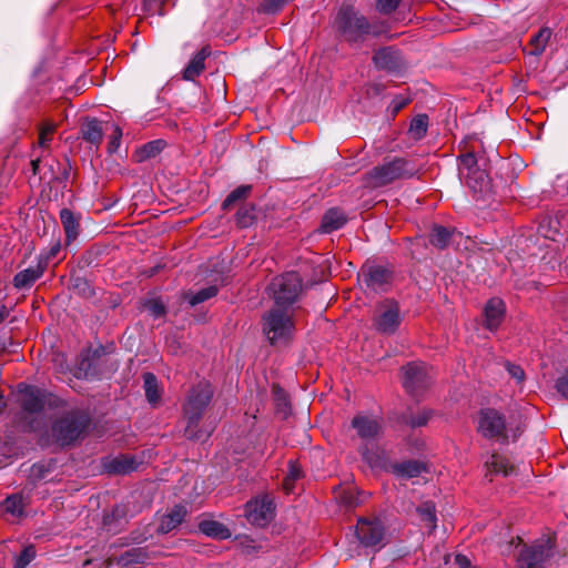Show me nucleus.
<instances>
[{"mask_svg":"<svg viewBox=\"0 0 568 568\" xmlns=\"http://www.w3.org/2000/svg\"><path fill=\"white\" fill-rule=\"evenodd\" d=\"M213 387L206 381H201L194 385L183 405V416L186 420L185 436L190 439H201L202 434L199 430V423L213 397Z\"/></svg>","mask_w":568,"mask_h":568,"instance_id":"nucleus-1","label":"nucleus"},{"mask_svg":"<svg viewBox=\"0 0 568 568\" xmlns=\"http://www.w3.org/2000/svg\"><path fill=\"white\" fill-rule=\"evenodd\" d=\"M335 27L341 37L349 43H359L366 36H379L378 26L371 24L364 16H361L352 7H342L335 18Z\"/></svg>","mask_w":568,"mask_h":568,"instance_id":"nucleus-2","label":"nucleus"},{"mask_svg":"<svg viewBox=\"0 0 568 568\" xmlns=\"http://www.w3.org/2000/svg\"><path fill=\"white\" fill-rule=\"evenodd\" d=\"M416 172V169L410 162L402 158H395L367 172L364 178V184L367 187L377 189L399 179L412 178Z\"/></svg>","mask_w":568,"mask_h":568,"instance_id":"nucleus-3","label":"nucleus"},{"mask_svg":"<svg viewBox=\"0 0 568 568\" xmlns=\"http://www.w3.org/2000/svg\"><path fill=\"white\" fill-rule=\"evenodd\" d=\"M263 332L272 345L288 343L294 334V322L288 308L274 306L263 316Z\"/></svg>","mask_w":568,"mask_h":568,"instance_id":"nucleus-4","label":"nucleus"},{"mask_svg":"<svg viewBox=\"0 0 568 568\" xmlns=\"http://www.w3.org/2000/svg\"><path fill=\"white\" fill-rule=\"evenodd\" d=\"M302 278L295 272H288L275 277L267 290L272 295L275 306L288 308L302 293Z\"/></svg>","mask_w":568,"mask_h":568,"instance_id":"nucleus-5","label":"nucleus"},{"mask_svg":"<svg viewBox=\"0 0 568 568\" xmlns=\"http://www.w3.org/2000/svg\"><path fill=\"white\" fill-rule=\"evenodd\" d=\"M89 426V417L80 410L61 416L52 426V434L62 445L77 440Z\"/></svg>","mask_w":568,"mask_h":568,"instance_id":"nucleus-6","label":"nucleus"},{"mask_svg":"<svg viewBox=\"0 0 568 568\" xmlns=\"http://www.w3.org/2000/svg\"><path fill=\"white\" fill-rule=\"evenodd\" d=\"M477 432L485 438L508 442V427L505 415L495 408H483L477 417Z\"/></svg>","mask_w":568,"mask_h":568,"instance_id":"nucleus-7","label":"nucleus"},{"mask_svg":"<svg viewBox=\"0 0 568 568\" xmlns=\"http://www.w3.org/2000/svg\"><path fill=\"white\" fill-rule=\"evenodd\" d=\"M399 306L394 301H386L376 308L374 316L375 328L386 335L394 334L400 325Z\"/></svg>","mask_w":568,"mask_h":568,"instance_id":"nucleus-8","label":"nucleus"},{"mask_svg":"<svg viewBox=\"0 0 568 568\" xmlns=\"http://www.w3.org/2000/svg\"><path fill=\"white\" fill-rule=\"evenodd\" d=\"M245 514L252 525L266 526L275 515L273 499L268 495H264L250 500L245 506Z\"/></svg>","mask_w":568,"mask_h":568,"instance_id":"nucleus-9","label":"nucleus"},{"mask_svg":"<svg viewBox=\"0 0 568 568\" xmlns=\"http://www.w3.org/2000/svg\"><path fill=\"white\" fill-rule=\"evenodd\" d=\"M403 386L413 396L428 387L430 377L424 363H409L402 368Z\"/></svg>","mask_w":568,"mask_h":568,"instance_id":"nucleus-10","label":"nucleus"},{"mask_svg":"<svg viewBox=\"0 0 568 568\" xmlns=\"http://www.w3.org/2000/svg\"><path fill=\"white\" fill-rule=\"evenodd\" d=\"M550 548L548 540L524 547L518 555V568H541V564L550 556Z\"/></svg>","mask_w":568,"mask_h":568,"instance_id":"nucleus-11","label":"nucleus"},{"mask_svg":"<svg viewBox=\"0 0 568 568\" xmlns=\"http://www.w3.org/2000/svg\"><path fill=\"white\" fill-rule=\"evenodd\" d=\"M359 280L374 292L385 291L390 283L392 272L381 265H368L363 267Z\"/></svg>","mask_w":568,"mask_h":568,"instance_id":"nucleus-12","label":"nucleus"},{"mask_svg":"<svg viewBox=\"0 0 568 568\" xmlns=\"http://www.w3.org/2000/svg\"><path fill=\"white\" fill-rule=\"evenodd\" d=\"M355 534L361 545L364 547H375L383 540L384 528L378 520L359 519Z\"/></svg>","mask_w":568,"mask_h":568,"instance_id":"nucleus-13","label":"nucleus"},{"mask_svg":"<svg viewBox=\"0 0 568 568\" xmlns=\"http://www.w3.org/2000/svg\"><path fill=\"white\" fill-rule=\"evenodd\" d=\"M18 396L21 407L28 413H39L44 408V395L37 387L19 384Z\"/></svg>","mask_w":568,"mask_h":568,"instance_id":"nucleus-14","label":"nucleus"},{"mask_svg":"<svg viewBox=\"0 0 568 568\" xmlns=\"http://www.w3.org/2000/svg\"><path fill=\"white\" fill-rule=\"evenodd\" d=\"M352 427L356 430L359 438L372 440L382 433V424L378 418L358 414L352 419Z\"/></svg>","mask_w":568,"mask_h":568,"instance_id":"nucleus-15","label":"nucleus"},{"mask_svg":"<svg viewBox=\"0 0 568 568\" xmlns=\"http://www.w3.org/2000/svg\"><path fill=\"white\" fill-rule=\"evenodd\" d=\"M47 267V263L38 261L36 265L29 266L18 272L12 280V284L17 290H29L32 285L42 277Z\"/></svg>","mask_w":568,"mask_h":568,"instance_id":"nucleus-16","label":"nucleus"},{"mask_svg":"<svg viewBox=\"0 0 568 568\" xmlns=\"http://www.w3.org/2000/svg\"><path fill=\"white\" fill-rule=\"evenodd\" d=\"M505 316V304L499 298H490L484 308L485 327L491 332L496 331Z\"/></svg>","mask_w":568,"mask_h":568,"instance_id":"nucleus-17","label":"nucleus"},{"mask_svg":"<svg viewBox=\"0 0 568 568\" xmlns=\"http://www.w3.org/2000/svg\"><path fill=\"white\" fill-rule=\"evenodd\" d=\"M375 65L379 69L395 71L402 67V58L394 48H382L373 57Z\"/></svg>","mask_w":568,"mask_h":568,"instance_id":"nucleus-18","label":"nucleus"},{"mask_svg":"<svg viewBox=\"0 0 568 568\" xmlns=\"http://www.w3.org/2000/svg\"><path fill=\"white\" fill-rule=\"evenodd\" d=\"M486 477L491 475H503L505 477L511 475L515 471V466L509 459L503 455L494 453L485 462Z\"/></svg>","mask_w":568,"mask_h":568,"instance_id":"nucleus-19","label":"nucleus"},{"mask_svg":"<svg viewBox=\"0 0 568 568\" xmlns=\"http://www.w3.org/2000/svg\"><path fill=\"white\" fill-rule=\"evenodd\" d=\"M347 222V215L338 207L327 210L320 225V232L332 233L343 227Z\"/></svg>","mask_w":568,"mask_h":568,"instance_id":"nucleus-20","label":"nucleus"},{"mask_svg":"<svg viewBox=\"0 0 568 568\" xmlns=\"http://www.w3.org/2000/svg\"><path fill=\"white\" fill-rule=\"evenodd\" d=\"M211 54L209 47L202 48L187 63L183 70V79L193 81L197 78L205 68V60Z\"/></svg>","mask_w":568,"mask_h":568,"instance_id":"nucleus-21","label":"nucleus"},{"mask_svg":"<svg viewBox=\"0 0 568 568\" xmlns=\"http://www.w3.org/2000/svg\"><path fill=\"white\" fill-rule=\"evenodd\" d=\"M60 220L63 225L67 242L71 243L74 241L80 231V219L71 210L62 209L60 211Z\"/></svg>","mask_w":568,"mask_h":568,"instance_id":"nucleus-22","label":"nucleus"},{"mask_svg":"<svg viewBox=\"0 0 568 568\" xmlns=\"http://www.w3.org/2000/svg\"><path fill=\"white\" fill-rule=\"evenodd\" d=\"M186 514L187 510L184 506H174L169 514L162 517L159 530L163 534L173 530L174 528L182 524Z\"/></svg>","mask_w":568,"mask_h":568,"instance_id":"nucleus-23","label":"nucleus"},{"mask_svg":"<svg viewBox=\"0 0 568 568\" xmlns=\"http://www.w3.org/2000/svg\"><path fill=\"white\" fill-rule=\"evenodd\" d=\"M460 180H463L475 193L484 192L489 185L487 173L479 168L474 171L465 172V175L460 176Z\"/></svg>","mask_w":568,"mask_h":568,"instance_id":"nucleus-24","label":"nucleus"},{"mask_svg":"<svg viewBox=\"0 0 568 568\" xmlns=\"http://www.w3.org/2000/svg\"><path fill=\"white\" fill-rule=\"evenodd\" d=\"M138 462L129 455H121L111 459L105 464V468L110 474H129L138 468Z\"/></svg>","mask_w":568,"mask_h":568,"instance_id":"nucleus-25","label":"nucleus"},{"mask_svg":"<svg viewBox=\"0 0 568 568\" xmlns=\"http://www.w3.org/2000/svg\"><path fill=\"white\" fill-rule=\"evenodd\" d=\"M199 529L204 535L221 540L231 537L230 529L225 525L216 520H202L199 524Z\"/></svg>","mask_w":568,"mask_h":568,"instance_id":"nucleus-26","label":"nucleus"},{"mask_svg":"<svg viewBox=\"0 0 568 568\" xmlns=\"http://www.w3.org/2000/svg\"><path fill=\"white\" fill-rule=\"evenodd\" d=\"M150 560L148 551L143 548H132L119 558V565L125 568L144 565Z\"/></svg>","mask_w":568,"mask_h":568,"instance_id":"nucleus-27","label":"nucleus"},{"mask_svg":"<svg viewBox=\"0 0 568 568\" xmlns=\"http://www.w3.org/2000/svg\"><path fill=\"white\" fill-rule=\"evenodd\" d=\"M392 468L394 474L404 478L417 477L425 470L424 465L415 460L397 463Z\"/></svg>","mask_w":568,"mask_h":568,"instance_id":"nucleus-28","label":"nucleus"},{"mask_svg":"<svg viewBox=\"0 0 568 568\" xmlns=\"http://www.w3.org/2000/svg\"><path fill=\"white\" fill-rule=\"evenodd\" d=\"M26 503L19 494L7 497L0 505L2 513L12 517H20L24 511Z\"/></svg>","mask_w":568,"mask_h":568,"instance_id":"nucleus-29","label":"nucleus"},{"mask_svg":"<svg viewBox=\"0 0 568 568\" xmlns=\"http://www.w3.org/2000/svg\"><path fill=\"white\" fill-rule=\"evenodd\" d=\"M417 513L424 527L427 528L429 532L434 531L437 521L435 505L432 501L423 503L417 507Z\"/></svg>","mask_w":568,"mask_h":568,"instance_id":"nucleus-30","label":"nucleus"},{"mask_svg":"<svg viewBox=\"0 0 568 568\" xmlns=\"http://www.w3.org/2000/svg\"><path fill=\"white\" fill-rule=\"evenodd\" d=\"M551 37V30L549 28H542L540 29L532 38L530 39L529 45L531 47V50L529 51L530 54L539 55L541 54L548 41Z\"/></svg>","mask_w":568,"mask_h":568,"instance_id":"nucleus-31","label":"nucleus"},{"mask_svg":"<svg viewBox=\"0 0 568 568\" xmlns=\"http://www.w3.org/2000/svg\"><path fill=\"white\" fill-rule=\"evenodd\" d=\"M83 139L93 143L99 144L103 138V130L100 121L93 119L88 121L82 128Z\"/></svg>","mask_w":568,"mask_h":568,"instance_id":"nucleus-32","label":"nucleus"},{"mask_svg":"<svg viewBox=\"0 0 568 568\" xmlns=\"http://www.w3.org/2000/svg\"><path fill=\"white\" fill-rule=\"evenodd\" d=\"M143 382L146 399L151 404H156L161 398V392L155 375L152 373L143 374Z\"/></svg>","mask_w":568,"mask_h":568,"instance_id":"nucleus-33","label":"nucleus"},{"mask_svg":"<svg viewBox=\"0 0 568 568\" xmlns=\"http://www.w3.org/2000/svg\"><path fill=\"white\" fill-rule=\"evenodd\" d=\"M219 290L216 286L212 285L205 288L200 290L196 293L186 292L183 294L184 300H186L190 305L195 306L197 304H201L212 297H214L217 294Z\"/></svg>","mask_w":568,"mask_h":568,"instance_id":"nucleus-34","label":"nucleus"},{"mask_svg":"<svg viewBox=\"0 0 568 568\" xmlns=\"http://www.w3.org/2000/svg\"><path fill=\"white\" fill-rule=\"evenodd\" d=\"M450 237L452 233L448 229L437 225L434 226L429 235V242L438 248H445L449 244Z\"/></svg>","mask_w":568,"mask_h":568,"instance_id":"nucleus-35","label":"nucleus"},{"mask_svg":"<svg viewBox=\"0 0 568 568\" xmlns=\"http://www.w3.org/2000/svg\"><path fill=\"white\" fill-rule=\"evenodd\" d=\"M164 146L165 142L163 140H154L145 143L136 153L139 161L154 158L164 149Z\"/></svg>","mask_w":568,"mask_h":568,"instance_id":"nucleus-36","label":"nucleus"},{"mask_svg":"<svg viewBox=\"0 0 568 568\" xmlns=\"http://www.w3.org/2000/svg\"><path fill=\"white\" fill-rule=\"evenodd\" d=\"M428 116L419 114L413 119L409 125V134L414 140H420L427 132Z\"/></svg>","mask_w":568,"mask_h":568,"instance_id":"nucleus-37","label":"nucleus"},{"mask_svg":"<svg viewBox=\"0 0 568 568\" xmlns=\"http://www.w3.org/2000/svg\"><path fill=\"white\" fill-rule=\"evenodd\" d=\"M55 131V125L52 122H45L39 132L38 144L40 148L48 149L52 141V135Z\"/></svg>","mask_w":568,"mask_h":568,"instance_id":"nucleus-38","label":"nucleus"},{"mask_svg":"<svg viewBox=\"0 0 568 568\" xmlns=\"http://www.w3.org/2000/svg\"><path fill=\"white\" fill-rule=\"evenodd\" d=\"M478 168L477 159L473 152H468L460 156V163L458 166L459 178L465 175V172L474 171Z\"/></svg>","mask_w":568,"mask_h":568,"instance_id":"nucleus-39","label":"nucleus"},{"mask_svg":"<svg viewBox=\"0 0 568 568\" xmlns=\"http://www.w3.org/2000/svg\"><path fill=\"white\" fill-rule=\"evenodd\" d=\"M272 393L277 409L286 415L290 406L286 393L278 386H273Z\"/></svg>","mask_w":568,"mask_h":568,"instance_id":"nucleus-40","label":"nucleus"},{"mask_svg":"<svg viewBox=\"0 0 568 568\" xmlns=\"http://www.w3.org/2000/svg\"><path fill=\"white\" fill-rule=\"evenodd\" d=\"M36 557V549L33 546H27L16 558L14 568H26Z\"/></svg>","mask_w":568,"mask_h":568,"instance_id":"nucleus-41","label":"nucleus"},{"mask_svg":"<svg viewBox=\"0 0 568 568\" xmlns=\"http://www.w3.org/2000/svg\"><path fill=\"white\" fill-rule=\"evenodd\" d=\"M144 308L155 318L165 314V306L159 298H152L144 303Z\"/></svg>","mask_w":568,"mask_h":568,"instance_id":"nucleus-42","label":"nucleus"},{"mask_svg":"<svg viewBox=\"0 0 568 568\" xmlns=\"http://www.w3.org/2000/svg\"><path fill=\"white\" fill-rule=\"evenodd\" d=\"M430 416V410L423 409L422 412H418L416 415L407 417L406 424L409 425L410 427H422L428 423Z\"/></svg>","mask_w":568,"mask_h":568,"instance_id":"nucleus-43","label":"nucleus"},{"mask_svg":"<svg viewBox=\"0 0 568 568\" xmlns=\"http://www.w3.org/2000/svg\"><path fill=\"white\" fill-rule=\"evenodd\" d=\"M251 191L250 186H240L235 189L233 192H231L223 202V207L226 209L231 206L236 201L244 199L248 192Z\"/></svg>","mask_w":568,"mask_h":568,"instance_id":"nucleus-44","label":"nucleus"},{"mask_svg":"<svg viewBox=\"0 0 568 568\" xmlns=\"http://www.w3.org/2000/svg\"><path fill=\"white\" fill-rule=\"evenodd\" d=\"M288 1L290 0H264L262 11L265 13H275Z\"/></svg>","mask_w":568,"mask_h":568,"instance_id":"nucleus-45","label":"nucleus"},{"mask_svg":"<svg viewBox=\"0 0 568 568\" xmlns=\"http://www.w3.org/2000/svg\"><path fill=\"white\" fill-rule=\"evenodd\" d=\"M400 0H377V9L384 14H388L396 10Z\"/></svg>","mask_w":568,"mask_h":568,"instance_id":"nucleus-46","label":"nucleus"},{"mask_svg":"<svg viewBox=\"0 0 568 568\" xmlns=\"http://www.w3.org/2000/svg\"><path fill=\"white\" fill-rule=\"evenodd\" d=\"M121 138H122V130L118 126V125H114L113 126V134L111 136V140L108 144V150L110 153H113L118 150V148L120 146V141H121Z\"/></svg>","mask_w":568,"mask_h":568,"instance_id":"nucleus-47","label":"nucleus"},{"mask_svg":"<svg viewBox=\"0 0 568 568\" xmlns=\"http://www.w3.org/2000/svg\"><path fill=\"white\" fill-rule=\"evenodd\" d=\"M557 392L568 399V369L556 381Z\"/></svg>","mask_w":568,"mask_h":568,"instance_id":"nucleus-48","label":"nucleus"},{"mask_svg":"<svg viewBox=\"0 0 568 568\" xmlns=\"http://www.w3.org/2000/svg\"><path fill=\"white\" fill-rule=\"evenodd\" d=\"M506 369L509 373V375L517 381V383L524 382L525 372L520 366L511 364V363H507Z\"/></svg>","mask_w":568,"mask_h":568,"instance_id":"nucleus-49","label":"nucleus"},{"mask_svg":"<svg viewBox=\"0 0 568 568\" xmlns=\"http://www.w3.org/2000/svg\"><path fill=\"white\" fill-rule=\"evenodd\" d=\"M286 476L290 477V479H293L294 481L302 477V469L296 462H288V473Z\"/></svg>","mask_w":568,"mask_h":568,"instance_id":"nucleus-50","label":"nucleus"},{"mask_svg":"<svg viewBox=\"0 0 568 568\" xmlns=\"http://www.w3.org/2000/svg\"><path fill=\"white\" fill-rule=\"evenodd\" d=\"M252 221H253V216L251 214H248V210L241 209L237 212V223L240 226L246 227L252 223Z\"/></svg>","mask_w":568,"mask_h":568,"instance_id":"nucleus-51","label":"nucleus"},{"mask_svg":"<svg viewBox=\"0 0 568 568\" xmlns=\"http://www.w3.org/2000/svg\"><path fill=\"white\" fill-rule=\"evenodd\" d=\"M409 103V99L403 97H396L392 101V111L394 113L399 112L403 108H405Z\"/></svg>","mask_w":568,"mask_h":568,"instance_id":"nucleus-52","label":"nucleus"},{"mask_svg":"<svg viewBox=\"0 0 568 568\" xmlns=\"http://www.w3.org/2000/svg\"><path fill=\"white\" fill-rule=\"evenodd\" d=\"M455 564L458 566V568H471L470 560L464 556V555H456L455 556Z\"/></svg>","mask_w":568,"mask_h":568,"instance_id":"nucleus-53","label":"nucleus"},{"mask_svg":"<svg viewBox=\"0 0 568 568\" xmlns=\"http://www.w3.org/2000/svg\"><path fill=\"white\" fill-rule=\"evenodd\" d=\"M295 481L293 479H290V477H285L283 480V488L284 490L290 494L294 490Z\"/></svg>","mask_w":568,"mask_h":568,"instance_id":"nucleus-54","label":"nucleus"},{"mask_svg":"<svg viewBox=\"0 0 568 568\" xmlns=\"http://www.w3.org/2000/svg\"><path fill=\"white\" fill-rule=\"evenodd\" d=\"M9 315L7 306L0 303V323H2Z\"/></svg>","mask_w":568,"mask_h":568,"instance_id":"nucleus-55","label":"nucleus"},{"mask_svg":"<svg viewBox=\"0 0 568 568\" xmlns=\"http://www.w3.org/2000/svg\"><path fill=\"white\" fill-rule=\"evenodd\" d=\"M39 163H40V160H39V159H36V160H32V161H31V165H32V170H33V173H34V174L38 172Z\"/></svg>","mask_w":568,"mask_h":568,"instance_id":"nucleus-56","label":"nucleus"},{"mask_svg":"<svg viewBox=\"0 0 568 568\" xmlns=\"http://www.w3.org/2000/svg\"><path fill=\"white\" fill-rule=\"evenodd\" d=\"M362 455L369 464L375 465V462L371 458V456L365 449L362 452Z\"/></svg>","mask_w":568,"mask_h":568,"instance_id":"nucleus-57","label":"nucleus"},{"mask_svg":"<svg viewBox=\"0 0 568 568\" xmlns=\"http://www.w3.org/2000/svg\"><path fill=\"white\" fill-rule=\"evenodd\" d=\"M4 408L3 395L0 393V412Z\"/></svg>","mask_w":568,"mask_h":568,"instance_id":"nucleus-58","label":"nucleus"},{"mask_svg":"<svg viewBox=\"0 0 568 568\" xmlns=\"http://www.w3.org/2000/svg\"><path fill=\"white\" fill-rule=\"evenodd\" d=\"M77 282H82L83 284H87L85 281H82L81 278H78Z\"/></svg>","mask_w":568,"mask_h":568,"instance_id":"nucleus-59","label":"nucleus"}]
</instances>
